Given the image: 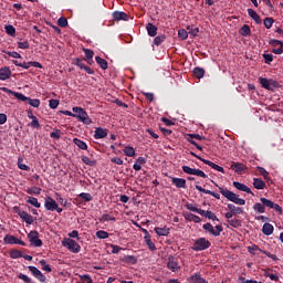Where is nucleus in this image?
Masks as SVG:
<instances>
[{
  "mask_svg": "<svg viewBox=\"0 0 283 283\" xmlns=\"http://www.w3.org/2000/svg\"><path fill=\"white\" fill-rule=\"evenodd\" d=\"M144 240L149 251H156V244L151 242V237H144Z\"/></svg>",
  "mask_w": 283,
  "mask_h": 283,
  "instance_id": "48",
  "label": "nucleus"
},
{
  "mask_svg": "<svg viewBox=\"0 0 283 283\" xmlns=\"http://www.w3.org/2000/svg\"><path fill=\"white\" fill-rule=\"evenodd\" d=\"M28 205H32L35 209H41V203H39V199L35 197H27Z\"/></svg>",
  "mask_w": 283,
  "mask_h": 283,
  "instance_id": "33",
  "label": "nucleus"
},
{
  "mask_svg": "<svg viewBox=\"0 0 283 283\" xmlns=\"http://www.w3.org/2000/svg\"><path fill=\"white\" fill-rule=\"evenodd\" d=\"M172 185L177 187V189H186L187 188V180L184 178L172 177L171 178Z\"/></svg>",
  "mask_w": 283,
  "mask_h": 283,
  "instance_id": "18",
  "label": "nucleus"
},
{
  "mask_svg": "<svg viewBox=\"0 0 283 283\" xmlns=\"http://www.w3.org/2000/svg\"><path fill=\"white\" fill-rule=\"evenodd\" d=\"M184 174H188V176H198L199 178H208L207 174L200 169L191 168L189 166H182Z\"/></svg>",
  "mask_w": 283,
  "mask_h": 283,
  "instance_id": "11",
  "label": "nucleus"
},
{
  "mask_svg": "<svg viewBox=\"0 0 283 283\" xmlns=\"http://www.w3.org/2000/svg\"><path fill=\"white\" fill-rule=\"evenodd\" d=\"M269 44H270L272 48H277V45H280L281 48H283V42H282L281 40L272 39V40H270Z\"/></svg>",
  "mask_w": 283,
  "mask_h": 283,
  "instance_id": "60",
  "label": "nucleus"
},
{
  "mask_svg": "<svg viewBox=\"0 0 283 283\" xmlns=\"http://www.w3.org/2000/svg\"><path fill=\"white\" fill-rule=\"evenodd\" d=\"M74 145L78 147V149L87 150V144L78 138L73 139Z\"/></svg>",
  "mask_w": 283,
  "mask_h": 283,
  "instance_id": "40",
  "label": "nucleus"
},
{
  "mask_svg": "<svg viewBox=\"0 0 283 283\" xmlns=\"http://www.w3.org/2000/svg\"><path fill=\"white\" fill-rule=\"evenodd\" d=\"M62 247H65V249L70 250L71 253H81V244L74 241V239L64 238L62 240Z\"/></svg>",
  "mask_w": 283,
  "mask_h": 283,
  "instance_id": "6",
  "label": "nucleus"
},
{
  "mask_svg": "<svg viewBox=\"0 0 283 283\" xmlns=\"http://www.w3.org/2000/svg\"><path fill=\"white\" fill-rule=\"evenodd\" d=\"M254 211H256V213H265L266 209L264 208L263 203L256 202L253 206Z\"/></svg>",
  "mask_w": 283,
  "mask_h": 283,
  "instance_id": "51",
  "label": "nucleus"
},
{
  "mask_svg": "<svg viewBox=\"0 0 283 283\" xmlns=\"http://www.w3.org/2000/svg\"><path fill=\"white\" fill-rule=\"evenodd\" d=\"M41 191L42 189L39 187H31L27 190V193H29V196H41Z\"/></svg>",
  "mask_w": 283,
  "mask_h": 283,
  "instance_id": "41",
  "label": "nucleus"
},
{
  "mask_svg": "<svg viewBox=\"0 0 283 283\" xmlns=\"http://www.w3.org/2000/svg\"><path fill=\"white\" fill-rule=\"evenodd\" d=\"M228 224H230V227H233V229H240V227H242V221H240L239 219H229Z\"/></svg>",
  "mask_w": 283,
  "mask_h": 283,
  "instance_id": "42",
  "label": "nucleus"
},
{
  "mask_svg": "<svg viewBox=\"0 0 283 283\" xmlns=\"http://www.w3.org/2000/svg\"><path fill=\"white\" fill-rule=\"evenodd\" d=\"M74 65H76V67H78L80 70H84L87 65H85V63H83V60L76 57L74 60Z\"/></svg>",
  "mask_w": 283,
  "mask_h": 283,
  "instance_id": "58",
  "label": "nucleus"
},
{
  "mask_svg": "<svg viewBox=\"0 0 283 283\" xmlns=\"http://www.w3.org/2000/svg\"><path fill=\"white\" fill-rule=\"evenodd\" d=\"M198 160H201L205 165H208V167H211V169H214L216 171H220L221 174H224V168L222 166H219L218 164H214L213 161L207 160L202 157H198Z\"/></svg>",
  "mask_w": 283,
  "mask_h": 283,
  "instance_id": "16",
  "label": "nucleus"
},
{
  "mask_svg": "<svg viewBox=\"0 0 283 283\" xmlns=\"http://www.w3.org/2000/svg\"><path fill=\"white\" fill-rule=\"evenodd\" d=\"M28 238L33 247H43V241L39 239V232L36 230L30 231Z\"/></svg>",
  "mask_w": 283,
  "mask_h": 283,
  "instance_id": "14",
  "label": "nucleus"
},
{
  "mask_svg": "<svg viewBox=\"0 0 283 283\" xmlns=\"http://www.w3.org/2000/svg\"><path fill=\"white\" fill-rule=\"evenodd\" d=\"M78 198H82L84 202H92L94 200V197L90 192H82L78 195Z\"/></svg>",
  "mask_w": 283,
  "mask_h": 283,
  "instance_id": "46",
  "label": "nucleus"
},
{
  "mask_svg": "<svg viewBox=\"0 0 283 283\" xmlns=\"http://www.w3.org/2000/svg\"><path fill=\"white\" fill-rule=\"evenodd\" d=\"M167 269H169V271H171L172 273H178L182 269V266H180L178 258L169 255L167 261Z\"/></svg>",
  "mask_w": 283,
  "mask_h": 283,
  "instance_id": "9",
  "label": "nucleus"
},
{
  "mask_svg": "<svg viewBox=\"0 0 283 283\" xmlns=\"http://www.w3.org/2000/svg\"><path fill=\"white\" fill-rule=\"evenodd\" d=\"M248 14L250 18L253 19V21L258 24L261 25L262 23V18H260V15L258 14V12H255V10L253 9H248Z\"/></svg>",
  "mask_w": 283,
  "mask_h": 283,
  "instance_id": "24",
  "label": "nucleus"
},
{
  "mask_svg": "<svg viewBox=\"0 0 283 283\" xmlns=\"http://www.w3.org/2000/svg\"><path fill=\"white\" fill-rule=\"evenodd\" d=\"M94 138L95 140H101V138H107V129L102 127L95 128Z\"/></svg>",
  "mask_w": 283,
  "mask_h": 283,
  "instance_id": "22",
  "label": "nucleus"
},
{
  "mask_svg": "<svg viewBox=\"0 0 283 283\" xmlns=\"http://www.w3.org/2000/svg\"><path fill=\"white\" fill-rule=\"evenodd\" d=\"M10 258H12V260H19V258H23V253L19 250H11Z\"/></svg>",
  "mask_w": 283,
  "mask_h": 283,
  "instance_id": "54",
  "label": "nucleus"
},
{
  "mask_svg": "<svg viewBox=\"0 0 283 283\" xmlns=\"http://www.w3.org/2000/svg\"><path fill=\"white\" fill-rule=\"evenodd\" d=\"M73 112L75 114V118H77L80 123H83L84 125H92V118H90V115H87L85 109L82 107H73Z\"/></svg>",
  "mask_w": 283,
  "mask_h": 283,
  "instance_id": "3",
  "label": "nucleus"
},
{
  "mask_svg": "<svg viewBox=\"0 0 283 283\" xmlns=\"http://www.w3.org/2000/svg\"><path fill=\"white\" fill-rule=\"evenodd\" d=\"M57 25L60 28H67V18H65V17L59 18Z\"/></svg>",
  "mask_w": 283,
  "mask_h": 283,
  "instance_id": "59",
  "label": "nucleus"
},
{
  "mask_svg": "<svg viewBox=\"0 0 283 283\" xmlns=\"http://www.w3.org/2000/svg\"><path fill=\"white\" fill-rule=\"evenodd\" d=\"M259 83L261 87H263L264 90H269V92H274L275 90H277V87H280V83L272 78L269 80L266 77H259Z\"/></svg>",
  "mask_w": 283,
  "mask_h": 283,
  "instance_id": "5",
  "label": "nucleus"
},
{
  "mask_svg": "<svg viewBox=\"0 0 283 283\" xmlns=\"http://www.w3.org/2000/svg\"><path fill=\"white\" fill-rule=\"evenodd\" d=\"M248 251L251 255H255V251H260L262 253V249H260V247H258L256 244H253L251 247H248Z\"/></svg>",
  "mask_w": 283,
  "mask_h": 283,
  "instance_id": "57",
  "label": "nucleus"
},
{
  "mask_svg": "<svg viewBox=\"0 0 283 283\" xmlns=\"http://www.w3.org/2000/svg\"><path fill=\"white\" fill-rule=\"evenodd\" d=\"M230 168L235 171V174L242 175L247 171V169H249L247 167V165L242 164V163H235L233 161L230 166Z\"/></svg>",
  "mask_w": 283,
  "mask_h": 283,
  "instance_id": "15",
  "label": "nucleus"
},
{
  "mask_svg": "<svg viewBox=\"0 0 283 283\" xmlns=\"http://www.w3.org/2000/svg\"><path fill=\"white\" fill-rule=\"evenodd\" d=\"M122 262H125L126 264H136L138 262V259L134 255H125L122 259Z\"/></svg>",
  "mask_w": 283,
  "mask_h": 283,
  "instance_id": "34",
  "label": "nucleus"
},
{
  "mask_svg": "<svg viewBox=\"0 0 283 283\" xmlns=\"http://www.w3.org/2000/svg\"><path fill=\"white\" fill-rule=\"evenodd\" d=\"M0 90H1V92H6V94H11L18 101H22V103L28 102L29 105H31V107H39L41 105L40 99H36V98L32 99L31 97L23 95V93L14 92L6 86L0 87Z\"/></svg>",
  "mask_w": 283,
  "mask_h": 283,
  "instance_id": "1",
  "label": "nucleus"
},
{
  "mask_svg": "<svg viewBox=\"0 0 283 283\" xmlns=\"http://www.w3.org/2000/svg\"><path fill=\"white\" fill-rule=\"evenodd\" d=\"M188 282L190 283H209V281L205 280L200 273H195L192 274L189 279Z\"/></svg>",
  "mask_w": 283,
  "mask_h": 283,
  "instance_id": "21",
  "label": "nucleus"
},
{
  "mask_svg": "<svg viewBox=\"0 0 283 283\" xmlns=\"http://www.w3.org/2000/svg\"><path fill=\"white\" fill-rule=\"evenodd\" d=\"M95 235L98 240H107L109 238V233L105 230H98Z\"/></svg>",
  "mask_w": 283,
  "mask_h": 283,
  "instance_id": "47",
  "label": "nucleus"
},
{
  "mask_svg": "<svg viewBox=\"0 0 283 283\" xmlns=\"http://www.w3.org/2000/svg\"><path fill=\"white\" fill-rule=\"evenodd\" d=\"M178 38L181 40V41H187V39H189V32L185 29H179L178 30Z\"/></svg>",
  "mask_w": 283,
  "mask_h": 283,
  "instance_id": "45",
  "label": "nucleus"
},
{
  "mask_svg": "<svg viewBox=\"0 0 283 283\" xmlns=\"http://www.w3.org/2000/svg\"><path fill=\"white\" fill-rule=\"evenodd\" d=\"M193 138L196 140H205V136L199 135V134H188L187 137H186L188 143L193 145L199 151H202V146L198 145V143H196V140H193Z\"/></svg>",
  "mask_w": 283,
  "mask_h": 283,
  "instance_id": "12",
  "label": "nucleus"
},
{
  "mask_svg": "<svg viewBox=\"0 0 283 283\" xmlns=\"http://www.w3.org/2000/svg\"><path fill=\"white\" fill-rule=\"evenodd\" d=\"M212 182H213V185H216V187H218L221 196H223V198H227V200H230V202H233L234 205H239L241 207H244V205H247V200L238 197V195H235V192H233L227 188L218 186V184H216V181H212Z\"/></svg>",
  "mask_w": 283,
  "mask_h": 283,
  "instance_id": "2",
  "label": "nucleus"
},
{
  "mask_svg": "<svg viewBox=\"0 0 283 283\" xmlns=\"http://www.w3.org/2000/svg\"><path fill=\"white\" fill-rule=\"evenodd\" d=\"M124 154H126L128 158H134V156H136V150L132 146H126L124 148Z\"/></svg>",
  "mask_w": 283,
  "mask_h": 283,
  "instance_id": "44",
  "label": "nucleus"
},
{
  "mask_svg": "<svg viewBox=\"0 0 283 283\" xmlns=\"http://www.w3.org/2000/svg\"><path fill=\"white\" fill-rule=\"evenodd\" d=\"M99 222H116V218L109 213H104L99 218Z\"/></svg>",
  "mask_w": 283,
  "mask_h": 283,
  "instance_id": "35",
  "label": "nucleus"
},
{
  "mask_svg": "<svg viewBox=\"0 0 283 283\" xmlns=\"http://www.w3.org/2000/svg\"><path fill=\"white\" fill-rule=\"evenodd\" d=\"M233 187H235V189L239 191H244L245 193H251V196H254L253 191H251V188L244 184H241L240 181H233Z\"/></svg>",
  "mask_w": 283,
  "mask_h": 283,
  "instance_id": "20",
  "label": "nucleus"
},
{
  "mask_svg": "<svg viewBox=\"0 0 283 283\" xmlns=\"http://www.w3.org/2000/svg\"><path fill=\"white\" fill-rule=\"evenodd\" d=\"M39 264L41 265L42 271H46V273H52V268L48 264L45 259L40 260Z\"/></svg>",
  "mask_w": 283,
  "mask_h": 283,
  "instance_id": "37",
  "label": "nucleus"
},
{
  "mask_svg": "<svg viewBox=\"0 0 283 283\" xmlns=\"http://www.w3.org/2000/svg\"><path fill=\"white\" fill-rule=\"evenodd\" d=\"M192 74L195 78H203L205 77V69L197 66L193 69Z\"/></svg>",
  "mask_w": 283,
  "mask_h": 283,
  "instance_id": "30",
  "label": "nucleus"
},
{
  "mask_svg": "<svg viewBox=\"0 0 283 283\" xmlns=\"http://www.w3.org/2000/svg\"><path fill=\"white\" fill-rule=\"evenodd\" d=\"M155 233H157L158 235L167 237V235H169V228H167V227L155 228Z\"/></svg>",
  "mask_w": 283,
  "mask_h": 283,
  "instance_id": "43",
  "label": "nucleus"
},
{
  "mask_svg": "<svg viewBox=\"0 0 283 283\" xmlns=\"http://www.w3.org/2000/svg\"><path fill=\"white\" fill-rule=\"evenodd\" d=\"M211 248V241L207 240V238L196 239L191 249L192 251H207V249Z\"/></svg>",
  "mask_w": 283,
  "mask_h": 283,
  "instance_id": "4",
  "label": "nucleus"
},
{
  "mask_svg": "<svg viewBox=\"0 0 283 283\" xmlns=\"http://www.w3.org/2000/svg\"><path fill=\"white\" fill-rule=\"evenodd\" d=\"M146 30L148 32V36H156V34H158V27L154 25L151 22L146 25Z\"/></svg>",
  "mask_w": 283,
  "mask_h": 283,
  "instance_id": "25",
  "label": "nucleus"
},
{
  "mask_svg": "<svg viewBox=\"0 0 283 283\" xmlns=\"http://www.w3.org/2000/svg\"><path fill=\"white\" fill-rule=\"evenodd\" d=\"M202 229H203V231H207L211 235H214V238L220 237V233H222V231H224V228H222L221 224H218L213 228V224H211V223L203 224Z\"/></svg>",
  "mask_w": 283,
  "mask_h": 283,
  "instance_id": "7",
  "label": "nucleus"
},
{
  "mask_svg": "<svg viewBox=\"0 0 283 283\" xmlns=\"http://www.w3.org/2000/svg\"><path fill=\"white\" fill-rule=\"evenodd\" d=\"M18 279H19V280H23L25 283H33V282H32V279H30L28 275H25V274H23V273H20V274L18 275Z\"/></svg>",
  "mask_w": 283,
  "mask_h": 283,
  "instance_id": "63",
  "label": "nucleus"
},
{
  "mask_svg": "<svg viewBox=\"0 0 283 283\" xmlns=\"http://www.w3.org/2000/svg\"><path fill=\"white\" fill-rule=\"evenodd\" d=\"M112 17L114 21H129V15L124 11H114Z\"/></svg>",
  "mask_w": 283,
  "mask_h": 283,
  "instance_id": "17",
  "label": "nucleus"
},
{
  "mask_svg": "<svg viewBox=\"0 0 283 283\" xmlns=\"http://www.w3.org/2000/svg\"><path fill=\"white\" fill-rule=\"evenodd\" d=\"M275 228L271 223H264L262 228L263 235H273Z\"/></svg>",
  "mask_w": 283,
  "mask_h": 283,
  "instance_id": "26",
  "label": "nucleus"
},
{
  "mask_svg": "<svg viewBox=\"0 0 283 283\" xmlns=\"http://www.w3.org/2000/svg\"><path fill=\"white\" fill-rule=\"evenodd\" d=\"M260 202H262L263 207H268L269 209H273V205L275 203V202H273L270 199H266L264 197H262L260 199Z\"/></svg>",
  "mask_w": 283,
  "mask_h": 283,
  "instance_id": "53",
  "label": "nucleus"
},
{
  "mask_svg": "<svg viewBox=\"0 0 283 283\" xmlns=\"http://www.w3.org/2000/svg\"><path fill=\"white\" fill-rule=\"evenodd\" d=\"M186 209H188V211H192L193 213H199V216L205 214V210L196 208V206L192 203H187Z\"/></svg>",
  "mask_w": 283,
  "mask_h": 283,
  "instance_id": "31",
  "label": "nucleus"
},
{
  "mask_svg": "<svg viewBox=\"0 0 283 283\" xmlns=\"http://www.w3.org/2000/svg\"><path fill=\"white\" fill-rule=\"evenodd\" d=\"M84 54L85 57L84 59H94V51L90 50V49H84Z\"/></svg>",
  "mask_w": 283,
  "mask_h": 283,
  "instance_id": "64",
  "label": "nucleus"
},
{
  "mask_svg": "<svg viewBox=\"0 0 283 283\" xmlns=\"http://www.w3.org/2000/svg\"><path fill=\"white\" fill-rule=\"evenodd\" d=\"M187 30H188V34H190V36H192V38L198 36V33L200 32L199 28H193L191 25H188Z\"/></svg>",
  "mask_w": 283,
  "mask_h": 283,
  "instance_id": "49",
  "label": "nucleus"
},
{
  "mask_svg": "<svg viewBox=\"0 0 283 283\" xmlns=\"http://www.w3.org/2000/svg\"><path fill=\"white\" fill-rule=\"evenodd\" d=\"M95 61L97 65H99L101 70H107V60L102 59L101 56H96Z\"/></svg>",
  "mask_w": 283,
  "mask_h": 283,
  "instance_id": "39",
  "label": "nucleus"
},
{
  "mask_svg": "<svg viewBox=\"0 0 283 283\" xmlns=\"http://www.w3.org/2000/svg\"><path fill=\"white\" fill-rule=\"evenodd\" d=\"M17 237L12 234H7L3 239L4 244H17Z\"/></svg>",
  "mask_w": 283,
  "mask_h": 283,
  "instance_id": "38",
  "label": "nucleus"
},
{
  "mask_svg": "<svg viewBox=\"0 0 283 283\" xmlns=\"http://www.w3.org/2000/svg\"><path fill=\"white\" fill-rule=\"evenodd\" d=\"M167 40V35L166 34H160L155 36L154 41H153V45H163V43H165V41Z\"/></svg>",
  "mask_w": 283,
  "mask_h": 283,
  "instance_id": "28",
  "label": "nucleus"
},
{
  "mask_svg": "<svg viewBox=\"0 0 283 283\" xmlns=\"http://www.w3.org/2000/svg\"><path fill=\"white\" fill-rule=\"evenodd\" d=\"M44 207L46 211H56L57 213H63V208H60L56 200H54L52 197H48L45 199Z\"/></svg>",
  "mask_w": 283,
  "mask_h": 283,
  "instance_id": "8",
  "label": "nucleus"
},
{
  "mask_svg": "<svg viewBox=\"0 0 283 283\" xmlns=\"http://www.w3.org/2000/svg\"><path fill=\"white\" fill-rule=\"evenodd\" d=\"M12 76V71L10 67L3 66L0 69V81H8Z\"/></svg>",
  "mask_w": 283,
  "mask_h": 283,
  "instance_id": "19",
  "label": "nucleus"
},
{
  "mask_svg": "<svg viewBox=\"0 0 283 283\" xmlns=\"http://www.w3.org/2000/svg\"><path fill=\"white\" fill-rule=\"evenodd\" d=\"M18 167L22 171H30V166L23 164V158H21V157L18 158Z\"/></svg>",
  "mask_w": 283,
  "mask_h": 283,
  "instance_id": "52",
  "label": "nucleus"
},
{
  "mask_svg": "<svg viewBox=\"0 0 283 283\" xmlns=\"http://www.w3.org/2000/svg\"><path fill=\"white\" fill-rule=\"evenodd\" d=\"M18 48L20 50H30V42H28V41L18 42Z\"/></svg>",
  "mask_w": 283,
  "mask_h": 283,
  "instance_id": "61",
  "label": "nucleus"
},
{
  "mask_svg": "<svg viewBox=\"0 0 283 283\" xmlns=\"http://www.w3.org/2000/svg\"><path fill=\"white\" fill-rule=\"evenodd\" d=\"M253 187H254V189H266V184L264 182V180H262L260 178H254Z\"/></svg>",
  "mask_w": 283,
  "mask_h": 283,
  "instance_id": "27",
  "label": "nucleus"
},
{
  "mask_svg": "<svg viewBox=\"0 0 283 283\" xmlns=\"http://www.w3.org/2000/svg\"><path fill=\"white\" fill-rule=\"evenodd\" d=\"M250 34H251V28L249 27V24H244L241 28V35L242 36H250Z\"/></svg>",
  "mask_w": 283,
  "mask_h": 283,
  "instance_id": "56",
  "label": "nucleus"
},
{
  "mask_svg": "<svg viewBox=\"0 0 283 283\" xmlns=\"http://www.w3.org/2000/svg\"><path fill=\"white\" fill-rule=\"evenodd\" d=\"M4 30L9 36H15V34H17V29H14V25H12V24L4 25Z\"/></svg>",
  "mask_w": 283,
  "mask_h": 283,
  "instance_id": "36",
  "label": "nucleus"
},
{
  "mask_svg": "<svg viewBox=\"0 0 283 283\" xmlns=\"http://www.w3.org/2000/svg\"><path fill=\"white\" fill-rule=\"evenodd\" d=\"M203 218H208V220H213L216 222H220V219H218V216L216 213L211 212L210 210L205 211L203 214H201Z\"/></svg>",
  "mask_w": 283,
  "mask_h": 283,
  "instance_id": "29",
  "label": "nucleus"
},
{
  "mask_svg": "<svg viewBox=\"0 0 283 283\" xmlns=\"http://www.w3.org/2000/svg\"><path fill=\"white\" fill-rule=\"evenodd\" d=\"M197 191H200L201 193H208L209 196H212L213 198H216L217 200H220V193L216 192V191H211V190H207L205 188H202V186H196Z\"/></svg>",
  "mask_w": 283,
  "mask_h": 283,
  "instance_id": "23",
  "label": "nucleus"
},
{
  "mask_svg": "<svg viewBox=\"0 0 283 283\" xmlns=\"http://www.w3.org/2000/svg\"><path fill=\"white\" fill-rule=\"evenodd\" d=\"M82 163H84V165H88V167H96V160H92L87 156H82Z\"/></svg>",
  "mask_w": 283,
  "mask_h": 283,
  "instance_id": "50",
  "label": "nucleus"
},
{
  "mask_svg": "<svg viewBox=\"0 0 283 283\" xmlns=\"http://www.w3.org/2000/svg\"><path fill=\"white\" fill-rule=\"evenodd\" d=\"M185 219L196 223L202 222V219L193 213H186Z\"/></svg>",
  "mask_w": 283,
  "mask_h": 283,
  "instance_id": "32",
  "label": "nucleus"
},
{
  "mask_svg": "<svg viewBox=\"0 0 283 283\" xmlns=\"http://www.w3.org/2000/svg\"><path fill=\"white\" fill-rule=\"evenodd\" d=\"M14 211L27 224H34V218L30 213H28L24 210H21L19 207H14Z\"/></svg>",
  "mask_w": 283,
  "mask_h": 283,
  "instance_id": "10",
  "label": "nucleus"
},
{
  "mask_svg": "<svg viewBox=\"0 0 283 283\" xmlns=\"http://www.w3.org/2000/svg\"><path fill=\"white\" fill-rule=\"evenodd\" d=\"M80 280L82 283H92V276L84 274V275H80Z\"/></svg>",
  "mask_w": 283,
  "mask_h": 283,
  "instance_id": "62",
  "label": "nucleus"
},
{
  "mask_svg": "<svg viewBox=\"0 0 283 283\" xmlns=\"http://www.w3.org/2000/svg\"><path fill=\"white\" fill-rule=\"evenodd\" d=\"M263 23L266 30H271V28H273V23H275V20H273V18H265Z\"/></svg>",
  "mask_w": 283,
  "mask_h": 283,
  "instance_id": "55",
  "label": "nucleus"
},
{
  "mask_svg": "<svg viewBox=\"0 0 283 283\" xmlns=\"http://www.w3.org/2000/svg\"><path fill=\"white\" fill-rule=\"evenodd\" d=\"M28 269L30 273L33 275V277H35L39 282L44 283L48 280L45 275L41 273V270H39L36 266L29 265Z\"/></svg>",
  "mask_w": 283,
  "mask_h": 283,
  "instance_id": "13",
  "label": "nucleus"
}]
</instances>
